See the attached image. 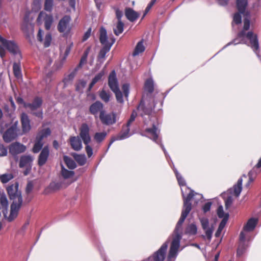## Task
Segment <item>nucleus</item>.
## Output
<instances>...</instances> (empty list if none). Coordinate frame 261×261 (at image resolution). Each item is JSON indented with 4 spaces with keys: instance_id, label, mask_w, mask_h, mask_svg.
<instances>
[{
    "instance_id": "20e7f679",
    "label": "nucleus",
    "mask_w": 261,
    "mask_h": 261,
    "mask_svg": "<svg viewBox=\"0 0 261 261\" xmlns=\"http://www.w3.org/2000/svg\"><path fill=\"white\" fill-rule=\"evenodd\" d=\"M100 36L99 41L100 43L102 45V47L110 46L111 48L113 44L115 42V39L112 34L108 36L106 29L101 27L100 29Z\"/></svg>"
},
{
    "instance_id": "ddd939ff",
    "label": "nucleus",
    "mask_w": 261,
    "mask_h": 261,
    "mask_svg": "<svg viewBox=\"0 0 261 261\" xmlns=\"http://www.w3.org/2000/svg\"><path fill=\"white\" fill-rule=\"evenodd\" d=\"M80 138L83 141L84 144H89L91 141L90 135V128L86 123L82 124L80 128Z\"/></svg>"
},
{
    "instance_id": "ea45409f",
    "label": "nucleus",
    "mask_w": 261,
    "mask_h": 261,
    "mask_svg": "<svg viewBox=\"0 0 261 261\" xmlns=\"http://www.w3.org/2000/svg\"><path fill=\"white\" fill-rule=\"evenodd\" d=\"M43 146V143L42 142V140L36 139V141L35 142L33 148V152L35 153L39 152L42 148Z\"/></svg>"
},
{
    "instance_id": "37998d69",
    "label": "nucleus",
    "mask_w": 261,
    "mask_h": 261,
    "mask_svg": "<svg viewBox=\"0 0 261 261\" xmlns=\"http://www.w3.org/2000/svg\"><path fill=\"white\" fill-rule=\"evenodd\" d=\"M174 172L176 175V178L178 180V184L180 186H184L186 185V181L182 176L178 173L177 170L174 168Z\"/></svg>"
},
{
    "instance_id": "58836bf2",
    "label": "nucleus",
    "mask_w": 261,
    "mask_h": 261,
    "mask_svg": "<svg viewBox=\"0 0 261 261\" xmlns=\"http://www.w3.org/2000/svg\"><path fill=\"white\" fill-rule=\"evenodd\" d=\"M107 133L106 132L96 133L94 136V140L98 143H101L106 137Z\"/></svg>"
},
{
    "instance_id": "a878e982",
    "label": "nucleus",
    "mask_w": 261,
    "mask_h": 261,
    "mask_svg": "<svg viewBox=\"0 0 261 261\" xmlns=\"http://www.w3.org/2000/svg\"><path fill=\"white\" fill-rule=\"evenodd\" d=\"M42 99L39 97L34 99L32 103L24 104L26 107L29 108L32 111H34L39 108L42 105Z\"/></svg>"
},
{
    "instance_id": "f03ea898",
    "label": "nucleus",
    "mask_w": 261,
    "mask_h": 261,
    "mask_svg": "<svg viewBox=\"0 0 261 261\" xmlns=\"http://www.w3.org/2000/svg\"><path fill=\"white\" fill-rule=\"evenodd\" d=\"M137 109L140 115L144 119L142 129L144 134H142V135L147 137L157 144H160L166 158L169 157L164 145L161 143V141L158 140L160 130L158 127V124L154 122L155 118L151 116L152 111V108L145 106L144 102L141 100Z\"/></svg>"
},
{
    "instance_id": "0e129e2a",
    "label": "nucleus",
    "mask_w": 261,
    "mask_h": 261,
    "mask_svg": "<svg viewBox=\"0 0 261 261\" xmlns=\"http://www.w3.org/2000/svg\"><path fill=\"white\" fill-rule=\"evenodd\" d=\"M34 185L32 181L28 182L25 188V192L27 193V194H30L32 191Z\"/></svg>"
},
{
    "instance_id": "4d7b16f0",
    "label": "nucleus",
    "mask_w": 261,
    "mask_h": 261,
    "mask_svg": "<svg viewBox=\"0 0 261 261\" xmlns=\"http://www.w3.org/2000/svg\"><path fill=\"white\" fill-rule=\"evenodd\" d=\"M217 215H218V216L220 218H224V217H225L226 216H227L228 217V215L227 214H226L225 215V213H224V212L223 211V207L222 206H219L218 208V210H217Z\"/></svg>"
},
{
    "instance_id": "e433bc0d",
    "label": "nucleus",
    "mask_w": 261,
    "mask_h": 261,
    "mask_svg": "<svg viewBox=\"0 0 261 261\" xmlns=\"http://www.w3.org/2000/svg\"><path fill=\"white\" fill-rule=\"evenodd\" d=\"M13 70L14 74L17 79L20 78L22 76L21 70L19 64L14 63L13 66Z\"/></svg>"
},
{
    "instance_id": "de8ad7c7",
    "label": "nucleus",
    "mask_w": 261,
    "mask_h": 261,
    "mask_svg": "<svg viewBox=\"0 0 261 261\" xmlns=\"http://www.w3.org/2000/svg\"><path fill=\"white\" fill-rule=\"evenodd\" d=\"M54 5V0H45L44 9L45 10L51 12L53 10Z\"/></svg>"
},
{
    "instance_id": "774afa93",
    "label": "nucleus",
    "mask_w": 261,
    "mask_h": 261,
    "mask_svg": "<svg viewBox=\"0 0 261 261\" xmlns=\"http://www.w3.org/2000/svg\"><path fill=\"white\" fill-rule=\"evenodd\" d=\"M91 33V28H90L88 29V30L85 33L84 35L83 38V41H85L87 40L90 36Z\"/></svg>"
},
{
    "instance_id": "6ab92c4d",
    "label": "nucleus",
    "mask_w": 261,
    "mask_h": 261,
    "mask_svg": "<svg viewBox=\"0 0 261 261\" xmlns=\"http://www.w3.org/2000/svg\"><path fill=\"white\" fill-rule=\"evenodd\" d=\"M69 142L72 149L75 151H79L83 148L82 140L78 136L70 137Z\"/></svg>"
},
{
    "instance_id": "7ed1b4c3",
    "label": "nucleus",
    "mask_w": 261,
    "mask_h": 261,
    "mask_svg": "<svg viewBox=\"0 0 261 261\" xmlns=\"http://www.w3.org/2000/svg\"><path fill=\"white\" fill-rule=\"evenodd\" d=\"M19 183L17 181L8 186L7 188V192L12 202L11 204V216L10 220L16 218L18 212L22 204V197L21 192L18 190Z\"/></svg>"
},
{
    "instance_id": "a19ab883",
    "label": "nucleus",
    "mask_w": 261,
    "mask_h": 261,
    "mask_svg": "<svg viewBox=\"0 0 261 261\" xmlns=\"http://www.w3.org/2000/svg\"><path fill=\"white\" fill-rule=\"evenodd\" d=\"M77 70V68H75L73 71L65 77L63 80V82L65 84H67L73 80L76 74Z\"/></svg>"
},
{
    "instance_id": "49530a36",
    "label": "nucleus",
    "mask_w": 261,
    "mask_h": 261,
    "mask_svg": "<svg viewBox=\"0 0 261 261\" xmlns=\"http://www.w3.org/2000/svg\"><path fill=\"white\" fill-rule=\"evenodd\" d=\"M87 84L86 81L84 80H80L76 86V90L82 92L83 91V89L85 87Z\"/></svg>"
},
{
    "instance_id": "aec40b11",
    "label": "nucleus",
    "mask_w": 261,
    "mask_h": 261,
    "mask_svg": "<svg viewBox=\"0 0 261 261\" xmlns=\"http://www.w3.org/2000/svg\"><path fill=\"white\" fill-rule=\"evenodd\" d=\"M49 155V150L48 146H45L41 151L38 156V164L39 166H43L47 162Z\"/></svg>"
},
{
    "instance_id": "69168bd1",
    "label": "nucleus",
    "mask_w": 261,
    "mask_h": 261,
    "mask_svg": "<svg viewBox=\"0 0 261 261\" xmlns=\"http://www.w3.org/2000/svg\"><path fill=\"white\" fill-rule=\"evenodd\" d=\"M212 204V203L211 202H207L205 203L202 207V210L204 213H207L210 210Z\"/></svg>"
},
{
    "instance_id": "4468645a",
    "label": "nucleus",
    "mask_w": 261,
    "mask_h": 261,
    "mask_svg": "<svg viewBox=\"0 0 261 261\" xmlns=\"http://www.w3.org/2000/svg\"><path fill=\"white\" fill-rule=\"evenodd\" d=\"M41 20H43L44 21V27L45 29L46 30H49L54 21L53 15L47 14L42 11L40 12L37 18V21L38 22Z\"/></svg>"
},
{
    "instance_id": "f257e3e1",
    "label": "nucleus",
    "mask_w": 261,
    "mask_h": 261,
    "mask_svg": "<svg viewBox=\"0 0 261 261\" xmlns=\"http://www.w3.org/2000/svg\"><path fill=\"white\" fill-rule=\"evenodd\" d=\"M186 189L189 190L190 192L186 197H185L184 193L182 192L184 198L183 210L181 212L180 218L176 225L173 233L171 237V238H172V241L168 255V260H170L172 258H175L177 255L178 250L180 246V240L182 238L181 225L192 209L190 201L194 196V191L189 189V188H186Z\"/></svg>"
},
{
    "instance_id": "dca6fc26",
    "label": "nucleus",
    "mask_w": 261,
    "mask_h": 261,
    "mask_svg": "<svg viewBox=\"0 0 261 261\" xmlns=\"http://www.w3.org/2000/svg\"><path fill=\"white\" fill-rule=\"evenodd\" d=\"M200 221L202 227L205 231L206 237L207 239L210 241L213 232V228L212 226H209V221L207 218L203 217L200 219Z\"/></svg>"
},
{
    "instance_id": "3c124183",
    "label": "nucleus",
    "mask_w": 261,
    "mask_h": 261,
    "mask_svg": "<svg viewBox=\"0 0 261 261\" xmlns=\"http://www.w3.org/2000/svg\"><path fill=\"white\" fill-rule=\"evenodd\" d=\"M137 116V113L135 110L132 112V113L130 116L129 119L127 121V122L125 125L130 127L131 124L135 121L136 116Z\"/></svg>"
},
{
    "instance_id": "13d9d810",
    "label": "nucleus",
    "mask_w": 261,
    "mask_h": 261,
    "mask_svg": "<svg viewBox=\"0 0 261 261\" xmlns=\"http://www.w3.org/2000/svg\"><path fill=\"white\" fill-rule=\"evenodd\" d=\"M8 153L7 148L0 143V156L7 155Z\"/></svg>"
},
{
    "instance_id": "0eeeda50",
    "label": "nucleus",
    "mask_w": 261,
    "mask_h": 261,
    "mask_svg": "<svg viewBox=\"0 0 261 261\" xmlns=\"http://www.w3.org/2000/svg\"><path fill=\"white\" fill-rule=\"evenodd\" d=\"M0 42L10 53L16 55L19 52L17 45L13 40H7L0 35Z\"/></svg>"
},
{
    "instance_id": "09e8293b",
    "label": "nucleus",
    "mask_w": 261,
    "mask_h": 261,
    "mask_svg": "<svg viewBox=\"0 0 261 261\" xmlns=\"http://www.w3.org/2000/svg\"><path fill=\"white\" fill-rule=\"evenodd\" d=\"M116 96V99L117 101L119 103H123V95L120 89H117V90L113 91Z\"/></svg>"
},
{
    "instance_id": "338daca9",
    "label": "nucleus",
    "mask_w": 261,
    "mask_h": 261,
    "mask_svg": "<svg viewBox=\"0 0 261 261\" xmlns=\"http://www.w3.org/2000/svg\"><path fill=\"white\" fill-rule=\"evenodd\" d=\"M233 202V199L231 196H229L225 200V206L228 208L230 207Z\"/></svg>"
},
{
    "instance_id": "393cba45",
    "label": "nucleus",
    "mask_w": 261,
    "mask_h": 261,
    "mask_svg": "<svg viewBox=\"0 0 261 261\" xmlns=\"http://www.w3.org/2000/svg\"><path fill=\"white\" fill-rule=\"evenodd\" d=\"M258 222V219L254 218L249 219L246 225L244 226L243 230L245 231H251L256 227Z\"/></svg>"
},
{
    "instance_id": "680f3d73",
    "label": "nucleus",
    "mask_w": 261,
    "mask_h": 261,
    "mask_svg": "<svg viewBox=\"0 0 261 261\" xmlns=\"http://www.w3.org/2000/svg\"><path fill=\"white\" fill-rule=\"evenodd\" d=\"M72 46H73V43H71L69 45H68V46L66 47L65 53H64V56L62 58L63 61L65 60L66 58L69 55Z\"/></svg>"
},
{
    "instance_id": "f8f14e48",
    "label": "nucleus",
    "mask_w": 261,
    "mask_h": 261,
    "mask_svg": "<svg viewBox=\"0 0 261 261\" xmlns=\"http://www.w3.org/2000/svg\"><path fill=\"white\" fill-rule=\"evenodd\" d=\"M130 127L124 125L123 126L121 131L116 136L113 137L111 138V141L109 144L108 149L110 148L111 145L114 142L117 140H122L129 137L132 134L129 133Z\"/></svg>"
},
{
    "instance_id": "2eb2a0df",
    "label": "nucleus",
    "mask_w": 261,
    "mask_h": 261,
    "mask_svg": "<svg viewBox=\"0 0 261 261\" xmlns=\"http://www.w3.org/2000/svg\"><path fill=\"white\" fill-rule=\"evenodd\" d=\"M43 31L41 29H39L37 35V40L43 44L44 47H48L50 46L52 40L51 35L50 33H47L43 39Z\"/></svg>"
},
{
    "instance_id": "e2e57ef3",
    "label": "nucleus",
    "mask_w": 261,
    "mask_h": 261,
    "mask_svg": "<svg viewBox=\"0 0 261 261\" xmlns=\"http://www.w3.org/2000/svg\"><path fill=\"white\" fill-rule=\"evenodd\" d=\"M86 145L85 150L87 155L89 158H90L93 155V149L90 146L89 144H85Z\"/></svg>"
},
{
    "instance_id": "864d4df0",
    "label": "nucleus",
    "mask_w": 261,
    "mask_h": 261,
    "mask_svg": "<svg viewBox=\"0 0 261 261\" xmlns=\"http://www.w3.org/2000/svg\"><path fill=\"white\" fill-rule=\"evenodd\" d=\"M122 90L125 97L127 98L129 93V84L127 83L123 84Z\"/></svg>"
},
{
    "instance_id": "8fccbe9b",
    "label": "nucleus",
    "mask_w": 261,
    "mask_h": 261,
    "mask_svg": "<svg viewBox=\"0 0 261 261\" xmlns=\"http://www.w3.org/2000/svg\"><path fill=\"white\" fill-rule=\"evenodd\" d=\"M49 188L54 191L59 190L63 187V185L61 182H52L50 184Z\"/></svg>"
},
{
    "instance_id": "c03bdc74",
    "label": "nucleus",
    "mask_w": 261,
    "mask_h": 261,
    "mask_svg": "<svg viewBox=\"0 0 261 261\" xmlns=\"http://www.w3.org/2000/svg\"><path fill=\"white\" fill-rule=\"evenodd\" d=\"M100 98L105 102H108L110 100V95L105 90H102L99 92Z\"/></svg>"
},
{
    "instance_id": "6e6d98bb",
    "label": "nucleus",
    "mask_w": 261,
    "mask_h": 261,
    "mask_svg": "<svg viewBox=\"0 0 261 261\" xmlns=\"http://www.w3.org/2000/svg\"><path fill=\"white\" fill-rule=\"evenodd\" d=\"M114 9L115 11L116 17L118 19V21L121 20V18L123 16V12L119 10L117 7H114Z\"/></svg>"
},
{
    "instance_id": "412c9836",
    "label": "nucleus",
    "mask_w": 261,
    "mask_h": 261,
    "mask_svg": "<svg viewBox=\"0 0 261 261\" xmlns=\"http://www.w3.org/2000/svg\"><path fill=\"white\" fill-rule=\"evenodd\" d=\"M108 85L112 91L119 89L116 74L114 70H113L109 75Z\"/></svg>"
},
{
    "instance_id": "9b49d317",
    "label": "nucleus",
    "mask_w": 261,
    "mask_h": 261,
    "mask_svg": "<svg viewBox=\"0 0 261 261\" xmlns=\"http://www.w3.org/2000/svg\"><path fill=\"white\" fill-rule=\"evenodd\" d=\"M26 149V146L18 142H13L9 146V153L14 157L25 152Z\"/></svg>"
},
{
    "instance_id": "1a4fd4ad",
    "label": "nucleus",
    "mask_w": 261,
    "mask_h": 261,
    "mask_svg": "<svg viewBox=\"0 0 261 261\" xmlns=\"http://www.w3.org/2000/svg\"><path fill=\"white\" fill-rule=\"evenodd\" d=\"M34 158L31 155H24L20 157L19 166L20 168H25L26 170L24 172L25 175L30 172L32 169V163Z\"/></svg>"
},
{
    "instance_id": "72a5a7b5",
    "label": "nucleus",
    "mask_w": 261,
    "mask_h": 261,
    "mask_svg": "<svg viewBox=\"0 0 261 261\" xmlns=\"http://www.w3.org/2000/svg\"><path fill=\"white\" fill-rule=\"evenodd\" d=\"M145 50V47L143 45V40H141L139 41L134 50V51L133 54V55L134 56H136L138 55L140 53H143Z\"/></svg>"
},
{
    "instance_id": "79ce46f5",
    "label": "nucleus",
    "mask_w": 261,
    "mask_h": 261,
    "mask_svg": "<svg viewBox=\"0 0 261 261\" xmlns=\"http://www.w3.org/2000/svg\"><path fill=\"white\" fill-rule=\"evenodd\" d=\"M197 229L195 224H191L189 225L185 230L187 234L190 235H194L197 233Z\"/></svg>"
},
{
    "instance_id": "6e6552de",
    "label": "nucleus",
    "mask_w": 261,
    "mask_h": 261,
    "mask_svg": "<svg viewBox=\"0 0 261 261\" xmlns=\"http://www.w3.org/2000/svg\"><path fill=\"white\" fill-rule=\"evenodd\" d=\"M8 201L6 194L4 193H0V210H2L4 218L8 222L13 221L16 218H14L11 220H10L11 213L8 216Z\"/></svg>"
},
{
    "instance_id": "39448f33",
    "label": "nucleus",
    "mask_w": 261,
    "mask_h": 261,
    "mask_svg": "<svg viewBox=\"0 0 261 261\" xmlns=\"http://www.w3.org/2000/svg\"><path fill=\"white\" fill-rule=\"evenodd\" d=\"M17 124L15 122L3 134V138L6 143H10L17 137Z\"/></svg>"
},
{
    "instance_id": "bf43d9fd",
    "label": "nucleus",
    "mask_w": 261,
    "mask_h": 261,
    "mask_svg": "<svg viewBox=\"0 0 261 261\" xmlns=\"http://www.w3.org/2000/svg\"><path fill=\"white\" fill-rule=\"evenodd\" d=\"M72 46H73V43H71L69 45H68V46L66 47L65 53H64V56L62 58L63 61L65 60L66 58L69 55Z\"/></svg>"
},
{
    "instance_id": "4c0bfd02",
    "label": "nucleus",
    "mask_w": 261,
    "mask_h": 261,
    "mask_svg": "<svg viewBox=\"0 0 261 261\" xmlns=\"http://www.w3.org/2000/svg\"><path fill=\"white\" fill-rule=\"evenodd\" d=\"M111 49L110 46L102 47L100 50L98 55V60L99 61H101V60L105 59L106 55Z\"/></svg>"
},
{
    "instance_id": "603ef678",
    "label": "nucleus",
    "mask_w": 261,
    "mask_h": 261,
    "mask_svg": "<svg viewBox=\"0 0 261 261\" xmlns=\"http://www.w3.org/2000/svg\"><path fill=\"white\" fill-rule=\"evenodd\" d=\"M239 12L234 14L233 17V22L237 24H241L242 22V17Z\"/></svg>"
},
{
    "instance_id": "f704fd0d",
    "label": "nucleus",
    "mask_w": 261,
    "mask_h": 261,
    "mask_svg": "<svg viewBox=\"0 0 261 261\" xmlns=\"http://www.w3.org/2000/svg\"><path fill=\"white\" fill-rule=\"evenodd\" d=\"M124 30V23L122 20L118 21L115 28L113 29L114 34L118 36L121 34Z\"/></svg>"
},
{
    "instance_id": "7c9ffc66",
    "label": "nucleus",
    "mask_w": 261,
    "mask_h": 261,
    "mask_svg": "<svg viewBox=\"0 0 261 261\" xmlns=\"http://www.w3.org/2000/svg\"><path fill=\"white\" fill-rule=\"evenodd\" d=\"M50 134L51 130L50 128H46L43 129L38 133L36 137V139H40V140H42L44 138H46L49 136Z\"/></svg>"
},
{
    "instance_id": "423d86ee",
    "label": "nucleus",
    "mask_w": 261,
    "mask_h": 261,
    "mask_svg": "<svg viewBox=\"0 0 261 261\" xmlns=\"http://www.w3.org/2000/svg\"><path fill=\"white\" fill-rule=\"evenodd\" d=\"M71 20V17L69 15H65L62 17L57 25L58 31L65 34L69 33L71 29L70 25Z\"/></svg>"
},
{
    "instance_id": "473e14b6",
    "label": "nucleus",
    "mask_w": 261,
    "mask_h": 261,
    "mask_svg": "<svg viewBox=\"0 0 261 261\" xmlns=\"http://www.w3.org/2000/svg\"><path fill=\"white\" fill-rule=\"evenodd\" d=\"M227 220H228V216H226L225 217H224L222 220V221H221V222L219 224L218 228L215 233V235L216 237H219L220 236L222 230L224 228V227L227 223Z\"/></svg>"
},
{
    "instance_id": "9d476101",
    "label": "nucleus",
    "mask_w": 261,
    "mask_h": 261,
    "mask_svg": "<svg viewBox=\"0 0 261 261\" xmlns=\"http://www.w3.org/2000/svg\"><path fill=\"white\" fill-rule=\"evenodd\" d=\"M99 119L103 124L111 125L116 122V114L115 112L106 113L105 110L99 115Z\"/></svg>"
},
{
    "instance_id": "4be33fe9",
    "label": "nucleus",
    "mask_w": 261,
    "mask_h": 261,
    "mask_svg": "<svg viewBox=\"0 0 261 261\" xmlns=\"http://www.w3.org/2000/svg\"><path fill=\"white\" fill-rule=\"evenodd\" d=\"M21 122L23 132H29L31 128L30 121L28 116L24 113H22L21 115Z\"/></svg>"
},
{
    "instance_id": "f3484780",
    "label": "nucleus",
    "mask_w": 261,
    "mask_h": 261,
    "mask_svg": "<svg viewBox=\"0 0 261 261\" xmlns=\"http://www.w3.org/2000/svg\"><path fill=\"white\" fill-rule=\"evenodd\" d=\"M103 105L99 101H96L92 103L89 107L90 113L97 117L98 115L102 113L104 111Z\"/></svg>"
},
{
    "instance_id": "c756f323",
    "label": "nucleus",
    "mask_w": 261,
    "mask_h": 261,
    "mask_svg": "<svg viewBox=\"0 0 261 261\" xmlns=\"http://www.w3.org/2000/svg\"><path fill=\"white\" fill-rule=\"evenodd\" d=\"M72 156L80 166H83L86 164L87 159L85 154H79L74 153Z\"/></svg>"
},
{
    "instance_id": "5701e85b",
    "label": "nucleus",
    "mask_w": 261,
    "mask_h": 261,
    "mask_svg": "<svg viewBox=\"0 0 261 261\" xmlns=\"http://www.w3.org/2000/svg\"><path fill=\"white\" fill-rule=\"evenodd\" d=\"M242 178H239L237 184L234 185L232 188H230L228 190V193L230 194H233L237 197H239L242 190Z\"/></svg>"
},
{
    "instance_id": "052dcab7",
    "label": "nucleus",
    "mask_w": 261,
    "mask_h": 261,
    "mask_svg": "<svg viewBox=\"0 0 261 261\" xmlns=\"http://www.w3.org/2000/svg\"><path fill=\"white\" fill-rule=\"evenodd\" d=\"M72 46H73V43H71L69 45H68V46L66 47L65 53H64V56L62 58L63 61L65 60L66 58L69 55Z\"/></svg>"
},
{
    "instance_id": "b1692460",
    "label": "nucleus",
    "mask_w": 261,
    "mask_h": 261,
    "mask_svg": "<svg viewBox=\"0 0 261 261\" xmlns=\"http://www.w3.org/2000/svg\"><path fill=\"white\" fill-rule=\"evenodd\" d=\"M125 15L127 19L130 22H134L139 17V13L134 11L133 9L127 8L125 10Z\"/></svg>"
},
{
    "instance_id": "c85d7f7f",
    "label": "nucleus",
    "mask_w": 261,
    "mask_h": 261,
    "mask_svg": "<svg viewBox=\"0 0 261 261\" xmlns=\"http://www.w3.org/2000/svg\"><path fill=\"white\" fill-rule=\"evenodd\" d=\"M74 172L72 171H69L66 169L63 165H61V175L63 178L65 179H68L72 177Z\"/></svg>"
},
{
    "instance_id": "5fc2aeb1",
    "label": "nucleus",
    "mask_w": 261,
    "mask_h": 261,
    "mask_svg": "<svg viewBox=\"0 0 261 261\" xmlns=\"http://www.w3.org/2000/svg\"><path fill=\"white\" fill-rule=\"evenodd\" d=\"M156 0H151L150 3L148 4L147 6L146 7L143 16V18L145 17V16L148 13V12L150 11L152 7L154 5V4L155 3Z\"/></svg>"
},
{
    "instance_id": "a211bd4d",
    "label": "nucleus",
    "mask_w": 261,
    "mask_h": 261,
    "mask_svg": "<svg viewBox=\"0 0 261 261\" xmlns=\"http://www.w3.org/2000/svg\"><path fill=\"white\" fill-rule=\"evenodd\" d=\"M248 247L245 243V234L243 231L241 232L240 234V244L237 250V255L238 256H241L246 251Z\"/></svg>"
},
{
    "instance_id": "c9c22d12",
    "label": "nucleus",
    "mask_w": 261,
    "mask_h": 261,
    "mask_svg": "<svg viewBox=\"0 0 261 261\" xmlns=\"http://www.w3.org/2000/svg\"><path fill=\"white\" fill-rule=\"evenodd\" d=\"M145 90L149 93L153 92L154 90L153 81L152 79H147L144 85Z\"/></svg>"
},
{
    "instance_id": "cd10ccee",
    "label": "nucleus",
    "mask_w": 261,
    "mask_h": 261,
    "mask_svg": "<svg viewBox=\"0 0 261 261\" xmlns=\"http://www.w3.org/2000/svg\"><path fill=\"white\" fill-rule=\"evenodd\" d=\"M105 74V72L103 70H102L100 71L98 74H97L92 79V82L90 84L89 87H88V91H90L91 89L93 88L94 85L97 83L98 82L100 81L103 76Z\"/></svg>"
},
{
    "instance_id": "bb28decb",
    "label": "nucleus",
    "mask_w": 261,
    "mask_h": 261,
    "mask_svg": "<svg viewBox=\"0 0 261 261\" xmlns=\"http://www.w3.org/2000/svg\"><path fill=\"white\" fill-rule=\"evenodd\" d=\"M236 4L239 12L241 14H244L248 5L247 0H237Z\"/></svg>"
},
{
    "instance_id": "2f4dec72",
    "label": "nucleus",
    "mask_w": 261,
    "mask_h": 261,
    "mask_svg": "<svg viewBox=\"0 0 261 261\" xmlns=\"http://www.w3.org/2000/svg\"><path fill=\"white\" fill-rule=\"evenodd\" d=\"M63 160L66 166L70 169H74L76 167L75 162L70 157L65 155L63 157Z\"/></svg>"
},
{
    "instance_id": "a18cd8bd",
    "label": "nucleus",
    "mask_w": 261,
    "mask_h": 261,
    "mask_svg": "<svg viewBox=\"0 0 261 261\" xmlns=\"http://www.w3.org/2000/svg\"><path fill=\"white\" fill-rule=\"evenodd\" d=\"M13 175L12 174H4L0 176V180L3 183L6 184L13 179Z\"/></svg>"
}]
</instances>
